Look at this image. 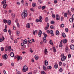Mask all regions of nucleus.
Returning a JSON list of instances; mask_svg holds the SVG:
<instances>
[{"mask_svg":"<svg viewBox=\"0 0 74 74\" xmlns=\"http://www.w3.org/2000/svg\"><path fill=\"white\" fill-rule=\"evenodd\" d=\"M27 16V12L26 10H25L21 14L22 17L23 19H24L25 18H26Z\"/></svg>","mask_w":74,"mask_h":74,"instance_id":"obj_1","label":"nucleus"},{"mask_svg":"<svg viewBox=\"0 0 74 74\" xmlns=\"http://www.w3.org/2000/svg\"><path fill=\"white\" fill-rule=\"evenodd\" d=\"M43 35H44V36H44L43 37V41L44 42H46V41H47V40H46L47 38H46V37H48V36H47V34H46L45 33H43Z\"/></svg>","mask_w":74,"mask_h":74,"instance_id":"obj_2","label":"nucleus"},{"mask_svg":"<svg viewBox=\"0 0 74 74\" xmlns=\"http://www.w3.org/2000/svg\"><path fill=\"white\" fill-rule=\"evenodd\" d=\"M28 70V68L27 66H24L23 69V71H24V72H26Z\"/></svg>","mask_w":74,"mask_h":74,"instance_id":"obj_3","label":"nucleus"},{"mask_svg":"<svg viewBox=\"0 0 74 74\" xmlns=\"http://www.w3.org/2000/svg\"><path fill=\"white\" fill-rule=\"evenodd\" d=\"M8 56L7 55L5 54L2 57L3 59H4L5 60H7V58H8Z\"/></svg>","mask_w":74,"mask_h":74,"instance_id":"obj_4","label":"nucleus"},{"mask_svg":"<svg viewBox=\"0 0 74 74\" xmlns=\"http://www.w3.org/2000/svg\"><path fill=\"white\" fill-rule=\"evenodd\" d=\"M56 19L57 21H59L60 20V16L58 14H56Z\"/></svg>","mask_w":74,"mask_h":74,"instance_id":"obj_5","label":"nucleus"},{"mask_svg":"<svg viewBox=\"0 0 74 74\" xmlns=\"http://www.w3.org/2000/svg\"><path fill=\"white\" fill-rule=\"evenodd\" d=\"M66 58L65 56H63L61 58V60L62 61H64L66 60Z\"/></svg>","mask_w":74,"mask_h":74,"instance_id":"obj_6","label":"nucleus"},{"mask_svg":"<svg viewBox=\"0 0 74 74\" xmlns=\"http://www.w3.org/2000/svg\"><path fill=\"white\" fill-rule=\"evenodd\" d=\"M42 34V32L40 30L39 32V33H38V36L39 37H41V34Z\"/></svg>","mask_w":74,"mask_h":74,"instance_id":"obj_7","label":"nucleus"},{"mask_svg":"<svg viewBox=\"0 0 74 74\" xmlns=\"http://www.w3.org/2000/svg\"><path fill=\"white\" fill-rule=\"evenodd\" d=\"M26 27H27V28H30V24L29 23H28L27 24Z\"/></svg>","mask_w":74,"mask_h":74,"instance_id":"obj_8","label":"nucleus"},{"mask_svg":"<svg viewBox=\"0 0 74 74\" xmlns=\"http://www.w3.org/2000/svg\"><path fill=\"white\" fill-rule=\"evenodd\" d=\"M23 43L25 44H26L27 43V40L26 39H25L23 41Z\"/></svg>","mask_w":74,"mask_h":74,"instance_id":"obj_9","label":"nucleus"},{"mask_svg":"<svg viewBox=\"0 0 74 74\" xmlns=\"http://www.w3.org/2000/svg\"><path fill=\"white\" fill-rule=\"evenodd\" d=\"M65 51L66 52H69V49H68V47L67 46H66Z\"/></svg>","mask_w":74,"mask_h":74,"instance_id":"obj_10","label":"nucleus"},{"mask_svg":"<svg viewBox=\"0 0 74 74\" xmlns=\"http://www.w3.org/2000/svg\"><path fill=\"white\" fill-rule=\"evenodd\" d=\"M67 42V40L66 39H64L63 40V42L64 44H66Z\"/></svg>","mask_w":74,"mask_h":74,"instance_id":"obj_11","label":"nucleus"},{"mask_svg":"<svg viewBox=\"0 0 74 74\" xmlns=\"http://www.w3.org/2000/svg\"><path fill=\"white\" fill-rule=\"evenodd\" d=\"M62 42H63V40H62L60 42V44L59 46V47H62L63 46V45H62Z\"/></svg>","mask_w":74,"mask_h":74,"instance_id":"obj_12","label":"nucleus"},{"mask_svg":"<svg viewBox=\"0 0 74 74\" xmlns=\"http://www.w3.org/2000/svg\"><path fill=\"white\" fill-rule=\"evenodd\" d=\"M6 0H4L2 1V4H5L6 3Z\"/></svg>","mask_w":74,"mask_h":74,"instance_id":"obj_13","label":"nucleus"},{"mask_svg":"<svg viewBox=\"0 0 74 74\" xmlns=\"http://www.w3.org/2000/svg\"><path fill=\"white\" fill-rule=\"evenodd\" d=\"M70 49H74V46L73 45H71Z\"/></svg>","mask_w":74,"mask_h":74,"instance_id":"obj_14","label":"nucleus"},{"mask_svg":"<svg viewBox=\"0 0 74 74\" xmlns=\"http://www.w3.org/2000/svg\"><path fill=\"white\" fill-rule=\"evenodd\" d=\"M10 56L11 57H14V53L13 52H12L10 53Z\"/></svg>","mask_w":74,"mask_h":74,"instance_id":"obj_15","label":"nucleus"},{"mask_svg":"<svg viewBox=\"0 0 74 74\" xmlns=\"http://www.w3.org/2000/svg\"><path fill=\"white\" fill-rule=\"evenodd\" d=\"M7 23L8 25H10L11 24V20H8Z\"/></svg>","mask_w":74,"mask_h":74,"instance_id":"obj_16","label":"nucleus"},{"mask_svg":"<svg viewBox=\"0 0 74 74\" xmlns=\"http://www.w3.org/2000/svg\"><path fill=\"white\" fill-rule=\"evenodd\" d=\"M56 35H57V36H59V31L58 30H57L56 31Z\"/></svg>","mask_w":74,"mask_h":74,"instance_id":"obj_17","label":"nucleus"},{"mask_svg":"<svg viewBox=\"0 0 74 74\" xmlns=\"http://www.w3.org/2000/svg\"><path fill=\"white\" fill-rule=\"evenodd\" d=\"M45 66H47V65H48V61L47 60H45Z\"/></svg>","mask_w":74,"mask_h":74,"instance_id":"obj_18","label":"nucleus"},{"mask_svg":"<svg viewBox=\"0 0 74 74\" xmlns=\"http://www.w3.org/2000/svg\"><path fill=\"white\" fill-rule=\"evenodd\" d=\"M33 33L34 35H35V33H37V30H35V31L33 30Z\"/></svg>","mask_w":74,"mask_h":74,"instance_id":"obj_19","label":"nucleus"},{"mask_svg":"<svg viewBox=\"0 0 74 74\" xmlns=\"http://www.w3.org/2000/svg\"><path fill=\"white\" fill-rule=\"evenodd\" d=\"M69 21L70 22H73V19L72 18H70Z\"/></svg>","mask_w":74,"mask_h":74,"instance_id":"obj_20","label":"nucleus"},{"mask_svg":"<svg viewBox=\"0 0 74 74\" xmlns=\"http://www.w3.org/2000/svg\"><path fill=\"white\" fill-rule=\"evenodd\" d=\"M8 51L9 52L11 51L12 50V49H11V46L8 47Z\"/></svg>","mask_w":74,"mask_h":74,"instance_id":"obj_21","label":"nucleus"},{"mask_svg":"<svg viewBox=\"0 0 74 74\" xmlns=\"http://www.w3.org/2000/svg\"><path fill=\"white\" fill-rule=\"evenodd\" d=\"M37 5V4L36 3H33L32 4V7H35Z\"/></svg>","mask_w":74,"mask_h":74,"instance_id":"obj_22","label":"nucleus"},{"mask_svg":"<svg viewBox=\"0 0 74 74\" xmlns=\"http://www.w3.org/2000/svg\"><path fill=\"white\" fill-rule=\"evenodd\" d=\"M53 49L54 52H56V49L55 48V47H53Z\"/></svg>","mask_w":74,"mask_h":74,"instance_id":"obj_23","label":"nucleus"},{"mask_svg":"<svg viewBox=\"0 0 74 74\" xmlns=\"http://www.w3.org/2000/svg\"><path fill=\"white\" fill-rule=\"evenodd\" d=\"M47 49H45V54H47Z\"/></svg>","mask_w":74,"mask_h":74,"instance_id":"obj_24","label":"nucleus"},{"mask_svg":"<svg viewBox=\"0 0 74 74\" xmlns=\"http://www.w3.org/2000/svg\"><path fill=\"white\" fill-rule=\"evenodd\" d=\"M43 68L44 70H45V71H46V70H47V68H46V67H45V66H43Z\"/></svg>","mask_w":74,"mask_h":74,"instance_id":"obj_25","label":"nucleus"},{"mask_svg":"<svg viewBox=\"0 0 74 74\" xmlns=\"http://www.w3.org/2000/svg\"><path fill=\"white\" fill-rule=\"evenodd\" d=\"M3 21L5 23H7V21L6 19H3Z\"/></svg>","mask_w":74,"mask_h":74,"instance_id":"obj_26","label":"nucleus"},{"mask_svg":"<svg viewBox=\"0 0 74 74\" xmlns=\"http://www.w3.org/2000/svg\"><path fill=\"white\" fill-rule=\"evenodd\" d=\"M51 68H52V66H48L47 67V69H51Z\"/></svg>","mask_w":74,"mask_h":74,"instance_id":"obj_27","label":"nucleus"},{"mask_svg":"<svg viewBox=\"0 0 74 74\" xmlns=\"http://www.w3.org/2000/svg\"><path fill=\"white\" fill-rule=\"evenodd\" d=\"M62 35L63 37H66V34L64 33H63Z\"/></svg>","mask_w":74,"mask_h":74,"instance_id":"obj_28","label":"nucleus"},{"mask_svg":"<svg viewBox=\"0 0 74 74\" xmlns=\"http://www.w3.org/2000/svg\"><path fill=\"white\" fill-rule=\"evenodd\" d=\"M15 58H17L18 60H19V59H20V57L19 56H18H18H16L15 57Z\"/></svg>","mask_w":74,"mask_h":74,"instance_id":"obj_29","label":"nucleus"},{"mask_svg":"<svg viewBox=\"0 0 74 74\" xmlns=\"http://www.w3.org/2000/svg\"><path fill=\"white\" fill-rule=\"evenodd\" d=\"M3 7L4 8H5V7H7V4H3Z\"/></svg>","mask_w":74,"mask_h":74,"instance_id":"obj_30","label":"nucleus"},{"mask_svg":"<svg viewBox=\"0 0 74 74\" xmlns=\"http://www.w3.org/2000/svg\"><path fill=\"white\" fill-rule=\"evenodd\" d=\"M48 17H46L45 19V20L46 22H48Z\"/></svg>","mask_w":74,"mask_h":74,"instance_id":"obj_31","label":"nucleus"},{"mask_svg":"<svg viewBox=\"0 0 74 74\" xmlns=\"http://www.w3.org/2000/svg\"><path fill=\"white\" fill-rule=\"evenodd\" d=\"M64 17H66V18L67 16V14L66 13H65L64 14Z\"/></svg>","mask_w":74,"mask_h":74,"instance_id":"obj_32","label":"nucleus"},{"mask_svg":"<svg viewBox=\"0 0 74 74\" xmlns=\"http://www.w3.org/2000/svg\"><path fill=\"white\" fill-rule=\"evenodd\" d=\"M12 17L14 18V17H15V14L14 13H12Z\"/></svg>","mask_w":74,"mask_h":74,"instance_id":"obj_33","label":"nucleus"},{"mask_svg":"<svg viewBox=\"0 0 74 74\" xmlns=\"http://www.w3.org/2000/svg\"><path fill=\"white\" fill-rule=\"evenodd\" d=\"M51 24H54L55 23V21H52L51 22Z\"/></svg>","mask_w":74,"mask_h":74,"instance_id":"obj_34","label":"nucleus"},{"mask_svg":"<svg viewBox=\"0 0 74 74\" xmlns=\"http://www.w3.org/2000/svg\"><path fill=\"white\" fill-rule=\"evenodd\" d=\"M59 71L61 73H62V71H63V69H62V68H61L59 70Z\"/></svg>","mask_w":74,"mask_h":74,"instance_id":"obj_35","label":"nucleus"},{"mask_svg":"<svg viewBox=\"0 0 74 74\" xmlns=\"http://www.w3.org/2000/svg\"><path fill=\"white\" fill-rule=\"evenodd\" d=\"M50 33L51 34H53V31L52 30H51L50 31Z\"/></svg>","mask_w":74,"mask_h":74,"instance_id":"obj_36","label":"nucleus"},{"mask_svg":"<svg viewBox=\"0 0 74 74\" xmlns=\"http://www.w3.org/2000/svg\"><path fill=\"white\" fill-rule=\"evenodd\" d=\"M25 4L26 6H27V5H28V3H27V2H25Z\"/></svg>","mask_w":74,"mask_h":74,"instance_id":"obj_37","label":"nucleus"},{"mask_svg":"<svg viewBox=\"0 0 74 74\" xmlns=\"http://www.w3.org/2000/svg\"><path fill=\"white\" fill-rule=\"evenodd\" d=\"M50 28H51V29H54V27L53 25H51L50 26Z\"/></svg>","mask_w":74,"mask_h":74,"instance_id":"obj_38","label":"nucleus"},{"mask_svg":"<svg viewBox=\"0 0 74 74\" xmlns=\"http://www.w3.org/2000/svg\"><path fill=\"white\" fill-rule=\"evenodd\" d=\"M50 44H51V45H52L53 43L52 42V40H50Z\"/></svg>","mask_w":74,"mask_h":74,"instance_id":"obj_39","label":"nucleus"},{"mask_svg":"<svg viewBox=\"0 0 74 74\" xmlns=\"http://www.w3.org/2000/svg\"><path fill=\"white\" fill-rule=\"evenodd\" d=\"M20 32L19 31H17L16 32V34H19Z\"/></svg>","mask_w":74,"mask_h":74,"instance_id":"obj_40","label":"nucleus"},{"mask_svg":"<svg viewBox=\"0 0 74 74\" xmlns=\"http://www.w3.org/2000/svg\"><path fill=\"white\" fill-rule=\"evenodd\" d=\"M41 74H45V72L44 71H42Z\"/></svg>","mask_w":74,"mask_h":74,"instance_id":"obj_41","label":"nucleus"},{"mask_svg":"<svg viewBox=\"0 0 74 74\" xmlns=\"http://www.w3.org/2000/svg\"><path fill=\"white\" fill-rule=\"evenodd\" d=\"M1 51H4V48L3 47H1Z\"/></svg>","mask_w":74,"mask_h":74,"instance_id":"obj_42","label":"nucleus"},{"mask_svg":"<svg viewBox=\"0 0 74 74\" xmlns=\"http://www.w3.org/2000/svg\"><path fill=\"white\" fill-rule=\"evenodd\" d=\"M65 31H66V32H68L69 31V29L67 28H66L65 29Z\"/></svg>","mask_w":74,"mask_h":74,"instance_id":"obj_43","label":"nucleus"},{"mask_svg":"<svg viewBox=\"0 0 74 74\" xmlns=\"http://www.w3.org/2000/svg\"><path fill=\"white\" fill-rule=\"evenodd\" d=\"M64 26V24H62L61 25V27H63Z\"/></svg>","mask_w":74,"mask_h":74,"instance_id":"obj_44","label":"nucleus"},{"mask_svg":"<svg viewBox=\"0 0 74 74\" xmlns=\"http://www.w3.org/2000/svg\"><path fill=\"white\" fill-rule=\"evenodd\" d=\"M49 23H47V25L46 27H49Z\"/></svg>","mask_w":74,"mask_h":74,"instance_id":"obj_45","label":"nucleus"},{"mask_svg":"<svg viewBox=\"0 0 74 74\" xmlns=\"http://www.w3.org/2000/svg\"><path fill=\"white\" fill-rule=\"evenodd\" d=\"M71 54H69L68 56L69 58H71Z\"/></svg>","mask_w":74,"mask_h":74,"instance_id":"obj_46","label":"nucleus"},{"mask_svg":"<svg viewBox=\"0 0 74 74\" xmlns=\"http://www.w3.org/2000/svg\"><path fill=\"white\" fill-rule=\"evenodd\" d=\"M62 62H59V65L60 66H61L62 65Z\"/></svg>","mask_w":74,"mask_h":74,"instance_id":"obj_47","label":"nucleus"},{"mask_svg":"<svg viewBox=\"0 0 74 74\" xmlns=\"http://www.w3.org/2000/svg\"><path fill=\"white\" fill-rule=\"evenodd\" d=\"M42 10H44V9H45V6H43L42 7Z\"/></svg>","mask_w":74,"mask_h":74,"instance_id":"obj_48","label":"nucleus"},{"mask_svg":"<svg viewBox=\"0 0 74 74\" xmlns=\"http://www.w3.org/2000/svg\"><path fill=\"white\" fill-rule=\"evenodd\" d=\"M47 33H48L49 34V33H50V31H49V30H47Z\"/></svg>","mask_w":74,"mask_h":74,"instance_id":"obj_49","label":"nucleus"},{"mask_svg":"<svg viewBox=\"0 0 74 74\" xmlns=\"http://www.w3.org/2000/svg\"><path fill=\"white\" fill-rule=\"evenodd\" d=\"M30 52H31V53H33V50H32V48H30Z\"/></svg>","mask_w":74,"mask_h":74,"instance_id":"obj_50","label":"nucleus"},{"mask_svg":"<svg viewBox=\"0 0 74 74\" xmlns=\"http://www.w3.org/2000/svg\"><path fill=\"white\" fill-rule=\"evenodd\" d=\"M36 21L37 23L39 22V20L38 19H36Z\"/></svg>","mask_w":74,"mask_h":74,"instance_id":"obj_51","label":"nucleus"},{"mask_svg":"<svg viewBox=\"0 0 74 74\" xmlns=\"http://www.w3.org/2000/svg\"><path fill=\"white\" fill-rule=\"evenodd\" d=\"M7 30L6 29H4L3 30V32H7Z\"/></svg>","mask_w":74,"mask_h":74,"instance_id":"obj_52","label":"nucleus"},{"mask_svg":"<svg viewBox=\"0 0 74 74\" xmlns=\"http://www.w3.org/2000/svg\"><path fill=\"white\" fill-rule=\"evenodd\" d=\"M18 42V40H14V43H16V42Z\"/></svg>","mask_w":74,"mask_h":74,"instance_id":"obj_53","label":"nucleus"},{"mask_svg":"<svg viewBox=\"0 0 74 74\" xmlns=\"http://www.w3.org/2000/svg\"><path fill=\"white\" fill-rule=\"evenodd\" d=\"M2 41H3V38H0V42H2Z\"/></svg>","mask_w":74,"mask_h":74,"instance_id":"obj_54","label":"nucleus"},{"mask_svg":"<svg viewBox=\"0 0 74 74\" xmlns=\"http://www.w3.org/2000/svg\"><path fill=\"white\" fill-rule=\"evenodd\" d=\"M64 19V18H63V17H62L61 18V20L62 21Z\"/></svg>","mask_w":74,"mask_h":74,"instance_id":"obj_55","label":"nucleus"},{"mask_svg":"<svg viewBox=\"0 0 74 74\" xmlns=\"http://www.w3.org/2000/svg\"><path fill=\"white\" fill-rule=\"evenodd\" d=\"M52 17L53 18H55V14H52Z\"/></svg>","mask_w":74,"mask_h":74,"instance_id":"obj_56","label":"nucleus"},{"mask_svg":"<svg viewBox=\"0 0 74 74\" xmlns=\"http://www.w3.org/2000/svg\"><path fill=\"white\" fill-rule=\"evenodd\" d=\"M17 74H21V72L19 71H18L17 72Z\"/></svg>","mask_w":74,"mask_h":74,"instance_id":"obj_57","label":"nucleus"},{"mask_svg":"<svg viewBox=\"0 0 74 74\" xmlns=\"http://www.w3.org/2000/svg\"><path fill=\"white\" fill-rule=\"evenodd\" d=\"M32 42H35V41L34 40V39H32Z\"/></svg>","mask_w":74,"mask_h":74,"instance_id":"obj_58","label":"nucleus"},{"mask_svg":"<svg viewBox=\"0 0 74 74\" xmlns=\"http://www.w3.org/2000/svg\"><path fill=\"white\" fill-rule=\"evenodd\" d=\"M23 3H24L23 0H21V4H23Z\"/></svg>","mask_w":74,"mask_h":74,"instance_id":"obj_59","label":"nucleus"},{"mask_svg":"<svg viewBox=\"0 0 74 74\" xmlns=\"http://www.w3.org/2000/svg\"><path fill=\"white\" fill-rule=\"evenodd\" d=\"M28 42H29V43H30V44H31L32 43V41L30 40H28Z\"/></svg>","mask_w":74,"mask_h":74,"instance_id":"obj_60","label":"nucleus"},{"mask_svg":"<svg viewBox=\"0 0 74 74\" xmlns=\"http://www.w3.org/2000/svg\"><path fill=\"white\" fill-rule=\"evenodd\" d=\"M16 4H18V5H19L20 4V3H19V2H17Z\"/></svg>","mask_w":74,"mask_h":74,"instance_id":"obj_61","label":"nucleus"},{"mask_svg":"<svg viewBox=\"0 0 74 74\" xmlns=\"http://www.w3.org/2000/svg\"><path fill=\"white\" fill-rule=\"evenodd\" d=\"M13 29H14V30H16V28L15 27H13Z\"/></svg>","mask_w":74,"mask_h":74,"instance_id":"obj_62","label":"nucleus"},{"mask_svg":"<svg viewBox=\"0 0 74 74\" xmlns=\"http://www.w3.org/2000/svg\"><path fill=\"white\" fill-rule=\"evenodd\" d=\"M3 73L4 74H6V72H5V70H3Z\"/></svg>","mask_w":74,"mask_h":74,"instance_id":"obj_63","label":"nucleus"},{"mask_svg":"<svg viewBox=\"0 0 74 74\" xmlns=\"http://www.w3.org/2000/svg\"><path fill=\"white\" fill-rule=\"evenodd\" d=\"M72 18H73V19L74 20V14H73L72 16Z\"/></svg>","mask_w":74,"mask_h":74,"instance_id":"obj_64","label":"nucleus"}]
</instances>
